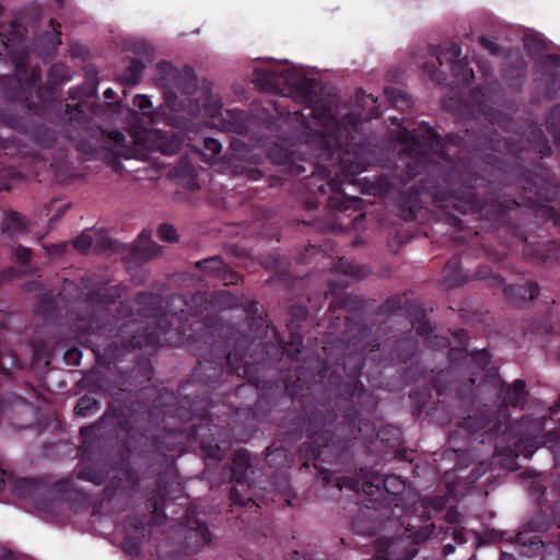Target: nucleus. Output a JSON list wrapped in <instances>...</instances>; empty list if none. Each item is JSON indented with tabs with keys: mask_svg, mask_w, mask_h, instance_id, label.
I'll list each match as a JSON object with an SVG mask.
<instances>
[{
	"mask_svg": "<svg viewBox=\"0 0 560 560\" xmlns=\"http://www.w3.org/2000/svg\"><path fill=\"white\" fill-rule=\"evenodd\" d=\"M94 242H96L97 246H101L102 248L107 244L110 245V242L107 240L105 234L86 230L73 241V246L80 252H86L92 247Z\"/></svg>",
	"mask_w": 560,
	"mask_h": 560,
	"instance_id": "nucleus-14",
	"label": "nucleus"
},
{
	"mask_svg": "<svg viewBox=\"0 0 560 560\" xmlns=\"http://www.w3.org/2000/svg\"><path fill=\"white\" fill-rule=\"evenodd\" d=\"M100 409L98 404L96 400L90 397H84L80 399L75 407V412L79 416L86 417L93 412H96Z\"/></svg>",
	"mask_w": 560,
	"mask_h": 560,
	"instance_id": "nucleus-24",
	"label": "nucleus"
},
{
	"mask_svg": "<svg viewBox=\"0 0 560 560\" xmlns=\"http://www.w3.org/2000/svg\"><path fill=\"white\" fill-rule=\"evenodd\" d=\"M15 255L20 261H26L30 255V250L26 247H19L15 250Z\"/></svg>",
	"mask_w": 560,
	"mask_h": 560,
	"instance_id": "nucleus-41",
	"label": "nucleus"
},
{
	"mask_svg": "<svg viewBox=\"0 0 560 560\" xmlns=\"http://www.w3.org/2000/svg\"><path fill=\"white\" fill-rule=\"evenodd\" d=\"M59 5H62L65 0H56Z\"/></svg>",
	"mask_w": 560,
	"mask_h": 560,
	"instance_id": "nucleus-61",
	"label": "nucleus"
},
{
	"mask_svg": "<svg viewBox=\"0 0 560 560\" xmlns=\"http://www.w3.org/2000/svg\"><path fill=\"white\" fill-rule=\"evenodd\" d=\"M423 70L427 72L430 77H434V69L429 67V65H423Z\"/></svg>",
	"mask_w": 560,
	"mask_h": 560,
	"instance_id": "nucleus-52",
	"label": "nucleus"
},
{
	"mask_svg": "<svg viewBox=\"0 0 560 560\" xmlns=\"http://www.w3.org/2000/svg\"><path fill=\"white\" fill-rule=\"evenodd\" d=\"M434 528L431 522L419 527L408 524L402 536L377 541L376 560H411L418 553L415 546L425 541Z\"/></svg>",
	"mask_w": 560,
	"mask_h": 560,
	"instance_id": "nucleus-4",
	"label": "nucleus"
},
{
	"mask_svg": "<svg viewBox=\"0 0 560 560\" xmlns=\"http://www.w3.org/2000/svg\"><path fill=\"white\" fill-rule=\"evenodd\" d=\"M162 304L159 298H147L142 293V347L144 343L153 348L171 345L172 337L167 335L179 336L182 323L198 313L180 295L171 298L165 306Z\"/></svg>",
	"mask_w": 560,
	"mask_h": 560,
	"instance_id": "nucleus-3",
	"label": "nucleus"
},
{
	"mask_svg": "<svg viewBox=\"0 0 560 560\" xmlns=\"http://www.w3.org/2000/svg\"><path fill=\"white\" fill-rule=\"evenodd\" d=\"M161 252V247L152 242L149 237H147V234L144 231H142V260L143 259H151L155 256H158Z\"/></svg>",
	"mask_w": 560,
	"mask_h": 560,
	"instance_id": "nucleus-25",
	"label": "nucleus"
},
{
	"mask_svg": "<svg viewBox=\"0 0 560 560\" xmlns=\"http://www.w3.org/2000/svg\"><path fill=\"white\" fill-rule=\"evenodd\" d=\"M182 436H183L182 431L175 430L170 433V438H174L175 440H182Z\"/></svg>",
	"mask_w": 560,
	"mask_h": 560,
	"instance_id": "nucleus-51",
	"label": "nucleus"
},
{
	"mask_svg": "<svg viewBox=\"0 0 560 560\" xmlns=\"http://www.w3.org/2000/svg\"><path fill=\"white\" fill-rule=\"evenodd\" d=\"M525 290L529 294V300H534L539 293L538 287L534 282L527 283Z\"/></svg>",
	"mask_w": 560,
	"mask_h": 560,
	"instance_id": "nucleus-40",
	"label": "nucleus"
},
{
	"mask_svg": "<svg viewBox=\"0 0 560 560\" xmlns=\"http://www.w3.org/2000/svg\"><path fill=\"white\" fill-rule=\"evenodd\" d=\"M480 44L485 49L489 50L490 54L492 55H495L499 51V47L497 46V44L492 43L486 37H480Z\"/></svg>",
	"mask_w": 560,
	"mask_h": 560,
	"instance_id": "nucleus-37",
	"label": "nucleus"
},
{
	"mask_svg": "<svg viewBox=\"0 0 560 560\" xmlns=\"http://www.w3.org/2000/svg\"><path fill=\"white\" fill-rule=\"evenodd\" d=\"M399 141L407 145L410 154L419 155L420 160H424L428 154L444 158V145L447 139H442L431 128L424 127L422 135L415 130L405 129L399 137Z\"/></svg>",
	"mask_w": 560,
	"mask_h": 560,
	"instance_id": "nucleus-6",
	"label": "nucleus"
},
{
	"mask_svg": "<svg viewBox=\"0 0 560 560\" xmlns=\"http://www.w3.org/2000/svg\"><path fill=\"white\" fill-rule=\"evenodd\" d=\"M416 329L420 336H427L431 331V327L428 323L420 324Z\"/></svg>",
	"mask_w": 560,
	"mask_h": 560,
	"instance_id": "nucleus-44",
	"label": "nucleus"
},
{
	"mask_svg": "<svg viewBox=\"0 0 560 560\" xmlns=\"http://www.w3.org/2000/svg\"><path fill=\"white\" fill-rule=\"evenodd\" d=\"M197 268L221 279L224 284H234L238 281L240 276L235 272H229L220 256H213L196 262Z\"/></svg>",
	"mask_w": 560,
	"mask_h": 560,
	"instance_id": "nucleus-11",
	"label": "nucleus"
},
{
	"mask_svg": "<svg viewBox=\"0 0 560 560\" xmlns=\"http://www.w3.org/2000/svg\"><path fill=\"white\" fill-rule=\"evenodd\" d=\"M538 448L536 439H527V440H520L517 443H515V452L516 455L524 456L526 458H529L535 451Z\"/></svg>",
	"mask_w": 560,
	"mask_h": 560,
	"instance_id": "nucleus-23",
	"label": "nucleus"
},
{
	"mask_svg": "<svg viewBox=\"0 0 560 560\" xmlns=\"http://www.w3.org/2000/svg\"><path fill=\"white\" fill-rule=\"evenodd\" d=\"M68 354H69V355H77V354H78V352L73 350V351H69V353H68Z\"/></svg>",
	"mask_w": 560,
	"mask_h": 560,
	"instance_id": "nucleus-59",
	"label": "nucleus"
},
{
	"mask_svg": "<svg viewBox=\"0 0 560 560\" xmlns=\"http://www.w3.org/2000/svg\"><path fill=\"white\" fill-rule=\"evenodd\" d=\"M453 550L452 546L451 545H447L445 546V553L447 555L448 552H451Z\"/></svg>",
	"mask_w": 560,
	"mask_h": 560,
	"instance_id": "nucleus-57",
	"label": "nucleus"
},
{
	"mask_svg": "<svg viewBox=\"0 0 560 560\" xmlns=\"http://www.w3.org/2000/svg\"><path fill=\"white\" fill-rule=\"evenodd\" d=\"M153 137H154V132L147 131V130L142 129V136H141V139H142V151L144 150L145 142L149 141V140H152ZM142 162H144V156L143 155H142Z\"/></svg>",
	"mask_w": 560,
	"mask_h": 560,
	"instance_id": "nucleus-42",
	"label": "nucleus"
},
{
	"mask_svg": "<svg viewBox=\"0 0 560 560\" xmlns=\"http://www.w3.org/2000/svg\"><path fill=\"white\" fill-rule=\"evenodd\" d=\"M381 485H383L384 489L387 492H389L394 495L401 494L406 489V485H405L404 480H401L400 477L395 476V475H389V476L385 477L384 479L375 478V480L371 481V482L363 481L362 490L368 494H373V493H375V490L380 489Z\"/></svg>",
	"mask_w": 560,
	"mask_h": 560,
	"instance_id": "nucleus-12",
	"label": "nucleus"
},
{
	"mask_svg": "<svg viewBox=\"0 0 560 560\" xmlns=\"http://www.w3.org/2000/svg\"><path fill=\"white\" fill-rule=\"evenodd\" d=\"M472 359H474V361H479V360H480V362H479V363H480L482 366H485V365H487V364L489 363V360H488V358L486 357V353H479L477 357H474Z\"/></svg>",
	"mask_w": 560,
	"mask_h": 560,
	"instance_id": "nucleus-46",
	"label": "nucleus"
},
{
	"mask_svg": "<svg viewBox=\"0 0 560 560\" xmlns=\"http://www.w3.org/2000/svg\"><path fill=\"white\" fill-rule=\"evenodd\" d=\"M114 94H115V92L110 88H108L104 91V96L106 100H112L114 97Z\"/></svg>",
	"mask_w": 560,
	"mask_h": 560,
	"instance_id": "nucleus-50",
	"label": "nucleus"
},
{
	"mask_svg": "<svg viewBox=\"0 0 560 560\" xmlns=\"http://www.w3.org/2000/svg\"><path fill=\"white\" fill-rule=\"evenodd\" d=\"M452 71L463 82H468L472 77L474 72L468 67V62L465 58L458 59L452 67Z\"/></svg>",
	"mask_w": 560,
	"mask_h": 560,
	"instance_id": "nucleus-21",
	"label": "nucleus"
},
{
	"mask_svg": "<svg viewBox=\"0 0 560 560\" xmlns=\"http://www.w3.org/2000/svg\"><path fill=\"white\" fill-rule=\"evenodd\" d=\"M498 389L499 397L501 398L504 407H523L526 397L525 382L523 380H516L512 385H501L499 380L492 381Z\"/></svg>",
	"mask_w": 560,
	"mask_h": 560,
	"instance_id": "nucleus-10",
	"label": "nucleus"
},
{
	"mask_svg": "<svg viewBox=\"0 0 560 560\" xmlns=\"http://www.w3.org/2000/svg\"><path fill=\"white\" fill-rule=\"evenodd\" d=\"M364 170V166L362 164H353L350 166V172L352 174L360 173Z\"/></svg>",
	"mask_w": 560,
	"mask_h": 560,
	"instance_id": "nucleus-47",
	"label": "nucleus"
},
{
	"mask_svg": "<svg viewBox=\"0 0 560 560\" xmlns=\"http://www.w3.org/2000/svg\"><path fill=\"white\" fill-rule=\"evenodd\" d=\"M141 390H142V392H143V390H145V396H148V395H149V389H148V388L141 387Z\"/></svg>",
	"mask_w": 560,
	"mask_h": 560,
	"instance_id": "nucleus-60",
	"label": "nucleus"
},
{
	"mask_svg": "<svg viewBox=\"0 0 560 560\" xmlns=\"http://www.w3.org/2000/svg\"><path fill=\"white\" fill-rule=\"evenodd\" d=\"M340 267L343 268L346 273L357 278H362L366 275V271L363 267H354L351 264H348L347 267H345V262L342 260L340 261Z\"/></svg>",
	"mask_w": 560,
	"mask_h": 560,
	"instance_id": "nucleus-34",
	"label": "nucleus"
},
{
	"mask_svg": "<svg viewBox=\"0 0 560 560\" xmlns=\"http://www.w3.org/2000/svg\"><path fill=\"white\" fill-rule=\"evenodd\" d=\"M249 468L250 459L248 453L243 450L235 452L232 465V478L237 482V486L233 487L230 492L233 504L244 505L246 500H249V498L242 495L237 488L238 486L242 489L247 488V471Z\"/></svg>",
	"mask_w": 560,
	"mask_h": 560,
	"instance_id": "nucleus-9",
	"label": "nucleus"
},
{
	"mask_svg": "<svg viewBox=\"0 0 560 560\" xmlns=\"http://www.w3.org/2000/svg\"><path fill=\"white\" fill-rule=\"evenodd\" d=\"M361 151H363V148L359 145L354 151V154H355L354 161H365V159L361 154ZM340 161H343V162L353 161L352 154L348 150H346L343 152L342 156L340 158Z\"/></svg>",
	"mask_w": 560,
	"mask_h": 560,
	"instance_id": "nucleus-36",
	"label": "nucleus"
},
{
	"mask_svg": "<svg viewBox=\"0 0 560 560\" xmlns=\"http://www.w3.org/2000/svg\"><path fill=\"white\" fill-rule=\"evenodd\" d=\"M189 536L194 538L196 545L201 546L210 541L211 535L207 526L195 517V513L191 511L187 512V524H186Z\"/></svg>",
	"mask_w": 560,
	"mask_h": 560,
	"instance_id": "nucleus-13",
	"label": "nucleus"
},
{
	"mask_svg": "<svg viewBox=\"0 0 560 560\" xmlns=\"http://www.w3.org/2000/svg\"><path fill=\"white\" fill-rule=\"evenodd\" d=\"M420 506L424 510L433 509L435 511L442 510L445 506V500L443 498L436 497L433 499H422L420 502Z\"/></svg>",
	"mask_w": 560,
	"mask_h": 560,
	"instance_id": "nucleus-30",
	"label": "nucleus"
},
{
	"mask_svg": "<svg viewBox=\"0 0 560 560\" xmlns=\"http://www.w3.org/2000/svg\"><path fill=\"white\" fill-rule=\"evenodd\" d=\"M164 499L162 495L152 497L147 500L145 509L151 513L149 523L154 526H161L164 523L165 515L163 513Z\"/></svg>",
	"mask_w": 560,
	"mask_h": 560,
	"instance_id": "nucleus-15",
	"label": "nucleus"
},
{
	"mask_svg": "<svg viewBox=\"0 0 560 560\" xmlns=\"http://www.w3.org/2000/svg\"><path fill=\"white\" fill-rule=\"evenodd\" d=\"M3 226L9 233L14 234L24 231L26 229V222L20 214L10 213L5 217Z\"/></svg>",
	"mask_w": 560,
	"mask_h": 560,
	"instance_id": "nucleus-20",
	"label": "nucleus"
},
{
	"mask_svg": "<svg viewBox=\"0 0 560 560\" xmlns=\"http://www.w3.org/2000/svg\"><path fill=\"white\" fill-rule=\"evenodd\" d=\"M202 299H203V296H202V295H196V296L192 299V301H196V300H202Z\"/></svg>",
	"mask_w": 560,
	"mask_h": 560,
	"instance_id": "nucleus-58",
	"label": "nucleus"
},
{
	"mask_svg": "<svg viewBox=\"0 0 560 560\" xmlns=\"http://www.w3.org/2000/svg\"><path fill=\"white\" fill-rule=\"evenodd\" d=\"M385 94H386L387 100L395 107L404 109L411 105V101H410L409 96L399 89L388 88L385 90Z\"/></svg>",
	"mask_w": 560,
	"mask_h": 560,
	"instance_id": "nucleus-18",
	"label": "nucleus"
},
{
	"mask_svg": "<svg viewBox=\"0 0 560 560\" xmlns=\"http://www.w3.org/2000/svg\"><path fill=\"white\" fill-rule=\"evenodd\" d=\"M546 443L557 455H560V429L551 431L546 435Z\"/></svg>",
	"mask_w": 560,
	"mask_h": 560,
	"instance_id": "nucleus-32",
	"label": "nucleus"
},
{
	"mask_svg": "<svg viewBox=\"0 0 560 560\" xmlns=\"http://www.w3.org/2000/svg\"><path fill=\"white\" fill-rule=\"evenodd\" d=\"M142 60L144 58L150 59L154 54V48L151 44L142 40ZM144 68V65L142 63V69Z\"/></svg>",
	"mask_w": 560,
	"mask_h": 560,
	"instance_id": "nucleus-39",
	"label": "nucleus"
},
{
	"mask_svg": "<svg viewBox=\"0 0 560 560\" xmlns=\"http://www.w3.org/2000/svg\"><path fill=\"white\" fill-rule=\"evenodd\" d=\"M159 236L166 242L177 241L176 230L170 224H162L159 228Z\"/></svg>",
	"mask_w": 560,
	"mask_h": 560,
	"instance_id": "nucleus-33",
	"label": "nucleus"
},
{
	"mask_svg": "<svg viewBox=\"0 0 560 560\" xmlns=\"http://www.w3.org/2000/svg\"><path fill=\"white\" fill-rule=\"evenodd\" d=\"M16 365V360L13 353L4 352L0 353V373L9 374L10 371Z\"/></svg>",
	"mask_w": 560,
	"mask_h": 560,
	"instance_id": "nucleus-29",
	"label": "nucleus"
},
{
	"mask_svg": "<svg viewBox=\"0 0 560 560\" xmlns=\"http://www.w3.org/2000/svg\"><path fill=\"white\" fill-rule=\"evenodd\" d=\"M228 363H229V365H230V369H231V370L235 371L237 374H240V373H241V372H240V368H238V366H235V365L233 364L231 355L229 357V361H228Z\"/></svg>",
	"mask_w": 560,
	"mask_h": 560,
	"instance_id": "nucleus-53",
	"label": "nucleus"
},
{
	"mask_svg": "<svg viewBox=\"0 0 560 560\" xmlns=\"http://www.w3.org/2000/svg\"><path fill=\"white\" fill-rule=\"evenodd\" d=\"M252 81L258 89L266 92L283 91L285 86L294 90L306 86L305 78L281 65L256 68Z\"/></svg>",
	"mask_w": 560,
	"mask_h": 560,
	"instance_id": "nucleus-5",
	"label": "nucleus"
},
{
	"mask_svg": "<svg viewBox=\"0 0 560 560\" xmlns=\"http://www.w3.org/2000/svg\"><path fill=\"white\" fill-rule=\"evenodd\" d=\"M293 154H294V152H292V151L289 152V151L285 150L283 155H279L278 154V148H273L269 152V156L273 161H289V160L292 159Z\"/></svg>",
	"mask_w": 560,
	"mask_h": 560,
	"instance_id": "nucleus-35",
	"label": "nucleus"
},
{
	"mask_svg": "<svg viewBox=\"0 0 560 560\" xmlns=\"http://www.w3.org/2000/svg\"><path fill=\"white\" fill-rule=\"evenodd\" d=\"M334 481L335 486L340 490L348 488L350 490L358 491L360 489V480L358 477H340L335 478Z\"/></svg>",
	"mask_w": 560,
	"mask_h": 560,
	"instance_id": "nucleus-28",
	"label": "nucleus"
},
{
	"mask_svg": "<svg viewBox=\"0 0 560 560\" xmlns=\"http://www.w3.org/2000/svg\"><path fill=\"white\" fill-rule=\"evenodd\" d=\"M454 539L459 542V544H464L466 541L465 537H464V534L463 533H459V532H456L454 534Z\"/></svg>",
	"mask_w": 560,
	"mask_h": 560,
	"instance_id": "nucleus-49",
	"label": "nucleus"
},
{
	"mask_svg": "<svg viewBox=\"0 0 560 560\" xmlns=\"http://www.w3.org/2000/svg\"><path fill=\"white\" fill-rule=\"evenodd\" d=\"M200 445L202 448H209V455L214 458H221V450L218 444H215L214 447L211 446V444H207L205 441L200 442Z\"/></svg>",
	"mask_w": 560,
	"mask_h": 560,
	"instance_id": "nucleus-38",
	"label": "nucleus"
},
{
	"mask_svg": "<svg viewBox=\"0 0 560 560\" xmlns=\"http://www.w3.org/2000/svg\"><path fill=\"white\" fill-rule=\"evenodd\" d=\"M154 83L164 90V106L189 109L196 116L214 117L220 113L218 102L210 103L209 93L197 89L196 75L190 67L178 69L167 61L159 62L152 73Z\"/></svg>",
	"mask_w": 560,
	"mask_h": 560,
	"instance_id": "nucleus-2",
	"label": "nucleus"
},
{
	"mask_svg": "<svg viewBox=\"0 0 560 560\" xmlns=\"http://www.w3.org/2000/svg\"><path fill=\"white\" fill-rule=\"evenodd\" d=\"M322 479L325 481L326 485H330L332 482L328 471L322 470L320 471Z\"/></svg>",
	"mask_w": 560,
	"mask_h": 560,
	"instance_id": "nucleus-48",
	"label": "nucleus"
},
{
	"mask_svg": "<svg viewBox=\"0 0 560 560\" xmlns=\"http://www.w3.org/2000/svg\"><path fill=\"white\" fill-rule=\"evenodd\" d=\"M221 149H222V144L220 143L219 140L208 137V138L203 139V147H202L201 154L207 160H212L221 152Z\"/></svg>",
	"mask_w": 560,
	"mask_h": 560,
	"instance_id": "nucleus-22",
	"label": "nucleus"
},
{
	"mask_svg": "<svg viewBox=\"0 0 560 560\" xmlns=\"http://www.w3.org/2000/svg\"><path fill=\"white\" fill-rule=\"evenodd\" d=\"M494 411L492 408H487V410L479 417L469 416L462 423V428L474 433L490 424L493 420Z\"/></svg>",
	"mask_w": 560,
	"mask_h": 560,
	"instance_id": "nucleus-16",
	"label": "nucleus"
},
{
	"mask_svg": "<svg viewBox=\"0 0 560 560\" xmlns=\"http://www.w3.org/2000/svg\"><path fill=\"white\" fill-rule=\"evenodd\" d=\"M22 28L23 27L21 25L13 23L10 27V36L0 33V43L8 54L10 52V49L14 46L15 42L21 37Z\"/></svg>",
	"mask_w": 560,
	"mask_h": 560,
	"instance_id": "nucleus-19",
	"label": "nucleus"
},
{
	"mask_svg": "<svg viewBox=\"0 0 560 560\" xmlns=\"http://www.w3.org/2000/svg\"><path fill=\"white\" fill-rule=\"evenodd\" d=\"M340 113L331 106L318 104L308 114L294 112V120L301 121V136L299 141L318 151V156L331 158L338 149H342V139L352 136L362 120H370L380 116L376 108L369 114L345 113L338 121Z\"/></svg>",
	"mask_w": 560,
	"mask_h": 560,
	"instance_id": "nucleus-1",
	"label": "nucleus"
},
{
	"mask_svg": "<svg viewBox=\"0 0 560 560\" xmlns=\"http://www.w3.org/2000/svg\"><path fill=\"white\" fill-rule=\"evenodd\" d=\"M312 442L305 443L300 448V454L306 459L325 462L327 453H334L339 447L332 441V432L329 429L320 428L319 431H313Z\"/></svg>",
	"mask_w": 560,
	"mask_h": 560,
	"instance_id": "nucleus-7",
	"label": "nucleus"
},
{
	"mask_svg": "<svg viewBox=\"0 0 560 560\" xmlns=\"http://www.w3.org/2000/svg\"><path fill=\"white\" fill-rule=\"evenodd\" d=\"M243 373L246 374L247 373V369L244 366L243 368Z\"/></svg>",
	"mask_w": 560,
	"mask_h": 560,
	"instance_id": "nucleus-64",
	"label": "nucleus"
},
{
	"mask_svg": "<svg viewBox=\"0 0 560 560\" xmlns=\"http://www.w3.org/2000/svg\"><path fill=\"white\" fill-rule=\"evenodd\" d=\"M358 431L359 432H362L363 431V428L361 425L358 427Z\"/></svg>",
	"mask_w": 560,
	"mask_h": 560,
	"instance_id": "nucleus-62",
	"label": "nucleus"
},
{
	"mask_svg": "<svg viewBox=\"0 0 560 560\" xmlns=\"http://www.w3.org/2000/svg\"><path fill=\"white\" fill-rule=\"evenodd\" d=\"M131 136L133 138V142L137 144L139 142V136L137 131H131Z\"/></svg>",
	"mask_w": 560,
	"mask_h": 560,
	"instance_id": "nucleus-55",
	"label": "nucleus"
},
{
	"mask_svg": "<svg viewBox=\"0 0 560 560\" xmlns=\"http://www.w3.org/2000/svg\"><path fill=\"white\" fill-rule=\"evenodd\" d=\"M158 148L164 154H174L179 150L180 141L174 137H172L170 140L161 138Z\"/></svg>",
	"mask_w": 560,
	"mask_h": 560,
	"instance_id": "nucleus-27",
	"label": "nucleus"
},
{
	"mask_svg": "<svg viewBox=\"0 0 560 560\" xmlns=\"http://www.w3.org/2000/svg\"><path fill=\"white\" fill-rule=\"evenodd\" d=\"M141 373H142V380L143 378H148V380H151L152 377V374H153V371H152V368L150 364H147L142 361V370H141Z\"/></svg>",
	"mask_w": 560,
	"mask_h": 560,
	"instance_id": "nucleus-43",
	"label": "nucleus"
},
{
	"mask_svg": "<svg viewBox=\"0 0 560 560\" xmlns=\"http://www.w3.org/2000/svg\"><path fill=\"white\" fill-rule=\"evenodd\" d=\"M429 52L432 57H435L439 61V65L442 66L445 62H450L452 66L460 59V47L458 44L453 43L447 46L443 52V57L439 56V50L436 47H430Z\"/></svg>",
	"mask_w": 560,
	"mask_h": 560,
	"instance_id": "nucleus-17",
	"label": "nucleus"
},
{
	"mask_svg": "<svg viewBox=\"0 0 560 560\" xmlns=\"http://www.w3.org/2000/svg\"><path fill=\"white\" fill-rule=\"evenodd\" d=\"M2 560H12L10 557H3Z\"/></svg>",
	"mask_w": 560,
	"mask_h": 560,
	"instance_id": "nucleus-63",
	"label": "nucleus"
},
{
	"mask_svg": "<svg viewBox=\"0 0 560 560\" xmlns=\"http://www.w3.org/2000/svg\"><path fill=\"white\" fill-rule=\"evenodd\" d=\"M116 538L120 540L124 552L130 560H139L140 558V520L133 516L124 521L115 532Z\"/></svg>",
	"mask_w": 560,
	"mask_h": 560,
	"instance_id": "nucleus-8",
	"label": "nucleus"
},
{
	"mask_svg": "<svg viewBox=\"0 0 560 560\" xmlns=\"http://www.w3.org/2000/svg\"><path fill=\"white\" fill-rule=\"evenodd\" d=\"M141 100H142V109H143V108H145L147 104L150 103V100L144 94H142Z\"/></svg>",
	"mask_w": 560,
	"mask_h": 560,
	"instance_id": "nucleus-54",
	"label": "nucleus"
},
{
	"mask_svg": "<svg viewBox=\"0 0 560 560\" xmlns=\"http://www.w3.org/2000/svg\"><path fill=\"white\" fill-rule=\"evenodd\" d=\"M366 98L370 100L373 104L376 103V100L373 97V95H366Z\"/></svg>",
	"mask_w": 560,
	"mask_h": 560,
	"instance_id": "nucleus-56",
	"label": "nucleus"
},
{
	"mask_svg": "<svg viewBox=\"0 0 560 560\" xmlns=\"http://www.w3.org/2000/svg\"><path fill=\"white\" fill-rule=\"evenodd\" d=\"M213 303L222 308H232L236 305V299L233 294H231L228 290H223L218 292L213 296Z\"/></svg>",
	"mask_w": 560,
	"mask_h": 560,
	"instance_id": "nucleus-26",
	"label": "nucleus"
},
{
	"mask_svg": "<svg viewBox=\"0 0 560 560\" xmlns=\"http://www.w3.org/2000/svg\"><path fill=\"white\" fill-rule=\"evenodd\" d=\"M85 48L84 47H72L71 48V54L75 57H82L84 58L85 57Z\"/></svg>",
	"mask_w": 560,
	"mask_h": 560,
	"instance_id": "nucleus-45",
	"label": "nucleus"
},
{
	"mask_svg": "<svg viewBox=\"0 0 560 560\" xmlns=\"http://www.w3.org/2000/svg\"><path fill=\"white\" fill-rule=\"evenodd\" d=\"M79 478L82 480L91 481L94 485H101L103 481L102 475L95 472L92 468H83L79 472Z\"/></svg>",
	"mask_w": 560,
	"mask_h": 560,
	"instance_id": "nucleus-31",
	"label": "nucleus"
}]
</instances>
